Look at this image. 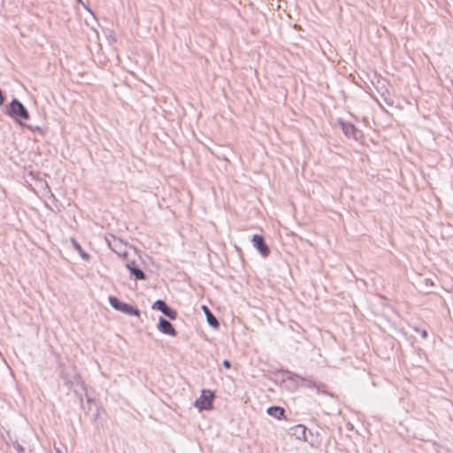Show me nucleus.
<instances>
[{"mask_svg":"<svg viewBox=\"0 0 453 453\" xmlns=\"http://www.w3.org/2000/svg\"><path fill=\"white\" fill-rule=\"evenodd\" d=\"M283 373L285 374L286 378L289 380H293V381L300 380L302 382V386H303V387L310 388H317L319 389L317 384L308 378H303L290 371H283Z\"/></svg>","mask_w":453,"mask_h":453,"instance_id":"nucleus-7","label":"nucleus"},{"mask_svg":"<svg viewBox=\"0 0 453 453\" xmlns=\"http://www.w3.org/2000/svg\"><path fill=\"white\" fill-rule=\"evenodd\" d=\"M251 242L253 243V246L259 251V253L264 257H266L269 255L270 249L265 243V239L262 235L254 234L251 239Z\"/></svg>","mask_w":453,"mask_h":453,"instance_id":"nucleus-6","label":"nucleus"},{"mask_svg":"<svg viewBox=\"0 0 453 453\" xmlns=\"http://www.w3.org/2000/svg\"><path fill=\"white\" fill-rule=\"evenodd\" d=\"M158 330L167 335L171 336H176L177 331L173 327L171 322H169L167 319H164L163 317H160L158 319V325H157Z\"/></svg>","mask_w":453,"mask_h":453,"instance_id":"nucleus-8","label":"nucleus"},{"mask_svg":"<svg viewBox=\"0 0 453 453\" xmlns=\"http://www.w3.org/2000/svg\"><path fill=\"white\" fill-rule=\"evenodd\" d=\"M105 242L108 247L119 257H123L126 260L127 259L130 251L133 250L131 246L124 242L121 239L116 237L113 234H109L105 237Z\"/></svg>","mask_w":453,"mask_h":453,"instance_id":"nucleus-2","label":"nucleus"},{"mask_svg":"<svg viewBox=\"0 0 453 453\" xmlns=\"http://www.w3.org/2000/svg\"><path fill=\"white\" fill-rule=\"evenodd\" d=\"M108 301L113 309H115L116 311H119L124 314H127L129 316H135V317H140V315H141V312L137 308H135L128 303L121 302L116 296H110L108 297Z\"/></svg>","mask_w":453,"mask_h":453,"instance_id":"nucleus-3","label":"nucleus"},{"mask_svg":"<svg viewBox=\"0 0 453 453\" xmlns=\"http://www.w3.org/2000/svg\"><path fill=\"white\" fill-rule=\"evenodd\" d=\"M340 125L342 127V129L343 131V133L350 137V136H353L355 137V134H356V127H354V125L350 124V123H347V122H344V121H340Z\"/></svg>","mask_w":453,"mask_h":453,"instance_id":"nucleus-12","label":"nucleus"},{"mask_svg":"<svg viewBox=\"0 0 453 453\" xmlns=\"http://www.w3.org/2000/svg\"><path fill=\"white\" fill-rule=\"evenodd\" d=\"M385 102L389 106L393 105V100L392 99L385 98Z\"/></svg>","mask_w":453,"mask_h":453,"instance_id":"nucleus-20","label":"nucleus"},{"mask_svg":"<svg viewBox=\"0 0 453 453\" xmlns=\"http://www.w3.org/2000/svg\"><path fill=\"white\" fill-rule=\"evenodd\" d=\"M13 446L19 453H26L25 449L19 442L13 443Z\"/></svg>","mask_w":453,"mask_h":453,"instance_id":"nucleus-15","label":"nucleus"},{"mask_svg":"<svg viewBox=\"0 0 453 453\" xmlns=\"http://www.w3.org/2000/svg\"><path fill=\"white\" fill-rule=\"evenodd\" d=\"M202 309L206 316L208 324L213 328H218L219 326V323L210 309L205 305H203Z\"/></svg>","mask_w":453,"mask_h":453,"instance_id":"nucleus-10","label":"nucleus"},{"mask_svg":"<svg viewBox=\"0 0 453 453\" xmlns=\"http://www.w3.org/2000/svg\"><path fill=\"white\" fill-rule=\"evenodd\" d=\"M152 308L160 311L165 316H166L170 319L174 320L177 318V311L170 308L163 300L156 301L153 303Z\"/></svg>","mask_w":453,"mask_h":453,"instance_id":"nucleus-5","label":"nucleus"},{"mask_svg":"<svg viewBox=\"0 0 453 453\" xmlns=\"http://www.w3.org/2000/svg\"><path fill=\"white\" fill-rule=\"evenodd\" d=\"M5 113L12 119L18 120L21 127H27L29 130L42 131L39 127H33L20 121L27 120L29 119V112L17 98H13L12 102L6 105Z\"/></svg>","mask_w":453,"mask_h":453,"instance_id":"nucleus-1","label":"nucleus"},{"mask_svg":"<svg viewBox=\"0 0 453 453\" xmlns=\"http://www.w3.org/2000/svg\"><path fill=\"white\" fill-rule=\"evenodd\" d=\"M267 413L277 419H281L284 417L285 410L279 406H271L267 409Z\"/></svg>","mask_w":453,"mask_h":453,"instance_id":"nucleus-11","label":"nucleus"},{"mask_svg":"<svg viewBox=\"0 0 453 453\" xmlns=\"http://www.w3.org/2000/svg\"><path fill=\"white\" fill-rule=\"evenodd\" d=\"M71 241V243L73 247V249L79 252L80 256L84 259V260H88L89 259V255L83 250V249L81 248V246L80 245V243L75 240V238L72 237L70 239Z\"/></svg>","mask_w":453,"mask_h":453,"instance_id":"nucleus-14","label":"nucleus"},{"mask_svg":"<svg viewBox=\"0 0 453 453\" xmlns=\"http://www.w3.org/2000/svg\"><path fill=\"white\" fill-rule=\"evenodd\" d=\"M415 331H416L417 333H419V334H420V335H421V337H422L423 339H426V338L427 337V332H426V330H425V329H419V328H417V327H416V328H415Z\"/></svg>","mask_w":453,"mask_h":453,"instance_id":"nucleus-16","label":"nucleus"},{"mask_svg":"<svg viewBox=\"0 0 453 453\" xmlns=\"http://www.w3.org/2000/svg\"><path fill=\"white\" fill-rule=\"evenodd\" d=\"M293 434L298 439L307 441L306 438V427L303 425H297L293 427Z\"/></svg>","mask_w":453,"mask_h":453,"instance_id":"nucleus-13","label":"nucleus"},{"mask_svg":"<svg viewBox=\"0 0 453 453\" xmlns=\"http://www.w3.org/2000/svg\"><path fill=\"white\" fill-rule=\"evenodd\" d=\"M214 395L211 390H203L202 395L195 402V406L200 410H210L212 406Z\"/></svg>","mask_w":453,"mask_h":453,"instance_id":"nucleus-4","label":"nucleus"},{"mask_svg":"<svg viewBox=\"0 0 453 453\" xmlns=\"http://www.w3.org/2000/svg\"><path fill=\"white\" fill-rule=\"evenodd\" d=\"M223 366L226 369H229L231 367V363L230 361L225 359L222 363Z\"/></svg>","mask_w":453,"mask_h":453,"instance_id":"nucleus-18","label":"nucleus"},{"mask_svg":"<svg viewBox=\"0 0 453 453\" xmlns=\"http://www.w3.org/2000/svg\"><path fill=\"white\" fill-rule=\"evenodd\" d=\"M125 265L129 270V272L134 277L135 280L146 279L145 273L135 265L134 261H131L127 258Z\"/></svg>","mask_w":453,"mask_h":453,"instance_id":"nucleus-9","label":"nucleus"},{"mask_svg":"<svg viewBox=\"0 0 453 453\" xmlns=\"http://www.w3.org/2000/svg\"><path fill=\"white\" fill-rule=\"evenodd\" d=\"M78 3H80L84 9H86L88 12L91 13V10L88 8V6L82 1V0H77Z\"/></svg>","mask_w":453,"mask_h":453,"instance_id":"nucleus-17","label":"nucleus"},{"mask_svg":"<svg viewBox=\"0 0 453 453\" xmlns=\"http://www.w3.org/2000/svg\"><path fill=\"white\" fill-rule=\"evenodd\" d=\"M57 453H61V450L59 449H56Z\"/></svg>","mask_w":453,"mask_h":453,"instance_id":"nucleus-21","label":"nucleus"},{"mask_svg":"<svg viewBox=\"0 0 453 453\" xmlns=\"http://www.w3.org/2000/svg\"><path fill=\"white\" fill-rule=\"evenodd\" d=\"M4 102V96L3 95L2 90L0 89V105H2Z\"/></svg>","mask_w":453,"mask_h":453,"instance_id":"nucleus-19","label":"nucleus"}]
</instances>
